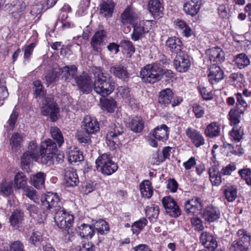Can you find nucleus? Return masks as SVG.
Returning a JSON list of instances; mask_svg holds the SVG:
<instances>
[{
	"instance_id": "f257e3e1",
	"label": "nucleus",
	"mask_w": 251,
	"mask_h": 251,
	"mask_svg": "<svg viewBox=\"0 0 251 251\" xmlns=\"http://www.w3.org/2000/svg\"><path fill=\"white\" fill-rule=\"evenodd\" d=\"M78 89L83 93H89L93 88L95 92L102 97L110 95L114 90L115 82L112 77L96 69L94 72V82L87 73H83L75 77Z\"/></svg>"
},
{
	"instance_id": "f03ea898",
	"label": "nucleus",
	"mask_w": 251,
	"mask_h": 251,
	"mask_svg": "<svg viewBox=\"0 0 251 251\" xmlns=\"http://www.w3.org/2000/svg\"><path fill=\"white\" fill-rule=\"evenodd\" d=\"M163 74V70L154 64L146 65L140 71L142 81L148 83H154L160 80Z\"/></svg>"
},
{
	"instance_id": "7ed1b4c3",
	"label": "nucleus",
	"mask_w": 251,
	"mask_h": 251,
	"mask_svg": "<svg viewBox=\"0 0 251 251\" xmlns=\"http://www.w3.org/2000/svg\"><path fill=\"white\" fill-rule=\"evenodd\" d=\"M112 158L110 153H106L100 155L96 160L97 169L100 168L102 174L109 176L117 170L118 166Z\"/></svg>"
},
{
	"instance_id": "20e7f679",
	"label": "nucleus",
	"mask_w": 251,
	"mask_h": 251,
	"mask_svg": "<svg viewBox=\"0 0 251 251\" xmlns=\"http://www.w3.org/2000/svg\"><path fill=\"white\" fill-rule=\"evenodd\" d=\"M155 21L153 20L137 21L132 25L133 30L131 35L132 39L136 41L141 39L152 27Z\"/></svg>"
},
{
	"instance_id": "39448f33",
	"label": "nucleus",
	"mask_w": 251,
	"mask_h": 251,
	"mask_svg": "<svg viewBox=\"0 0 251 251\" xmlns=\"http://www.w3.org/2000/svg\"><path fill=\"white\" fill-rule=\"evenodd\" d=\"M54 222L59 227L70 229L74 221L73 214L66 212L64 207L54 212Z\"/></svg>"
},
{
	"instance_id": "423d86ee",
	"label": "nucleus",
	"mask_w": 251,
	"mask_h": 251,
	"mask_svg": "<svg viewBox=\"0 0 251 251\" xmlns=\"http://www.w3.org/2000/svg\"><path fill=\"white\" fill-rule=\"evenodd\" d=\"M43 206L52 213L62 207V203L56 193L48 192L42 199Z\"/></svg>"
},
{
	"instance_id": "0eeeda50",
	"label": "nucleus",
	"mask_w": 251,
	"mask_h": 251,
	"mask_svg": "<svg viewBox=\"0 0 251 251\" xmlns=\"http://www.w3.org/2000/svg\"><path fill=\"white\" fill-rule=\"evenodd\" d=\"M41 112L44 116L50 115L53 121L57 119L58 108L56 103L51 97H45L42 102Z\"/></svg>"
},
{
	"instance_id": "6e6552de",
	"label": "nucleus",
	"mask_w": 251,
	"mask_h": 251,
	"mask_svg": "<svg viewBox=\"0 0 251 251\" xmlns=\"http://www.w3.org/2000/svg\"><path fill=\"white\" fill-rule=\"evenodd\" d=\"M124 127L120 124L112 126L106 137V143L111 147H116L120 144L119 137L124 132Z\"/></svg>"
},
{
	"instance_id": "1a4fd4ad",
	"label": "nucleus",
	"mask_w": 251,
	"mask_h": 251,
	"mask_svg": "<svg viewBox=\"0 0 251 251\" xmlns=\"http://www.w3.org/2000/svg\"><path fill=\"white\" fill-rule=\"evenodd\" d=\"M174 65L176 69L180 73H184L188 70L191 66L189 57L185 52H180L176 55Z\"/></svg>"
},
{
	"instance_id": "9d476101",
	"label": "nucleus",
	"mask_w": 251,
	"mask_h": 251,
	"mask_svg": "<svg viewBox=\"0 0 251 251\" xmlns=\"http://www.w3.org/2000/svg\"><path fill=\"white\" fill-rule=\"evenodd\" d=\"M162 202L166 212L170 216L176 218L181 215V210L173 198L171 197H164Z\"/></svg>"
},
{
	"instance_id": "9b49d317",
	"label": "nucleus",
	"mask_w": 251,
	"mask_h": 251,
	"mask_svg": "<svg viewBox=\"0 0 251 251\" xmlns=\"http://www.w3.org/2000/svg\"><path fill=\"white\" fill-rule=\"evenodd\" d=\"M82 129L87 134H96L100 130L97 120L90 116H85L82 122Z\"/></svg>"
},
{
	"instance_id": "f8f14e48",
	"label": "nucleus",
	"mask_w": 251,
	"mask_h": 251,
	"mask_svg": "<svg viewBox=\"0 0 251 251\" xmlns=\"http://www.w3.org/2000/svg\"><path fill=\"white\" fill-rule=\"evenodd\" d=\"M184 206L186 213L192 215L199 213L202 208L203 205L199 198L194 197L186 201Z\"/></svg>"
},
{
	"instance_id": "ddd939ff",
	"label": "nucleus",
	"mask_w": 251,
	"mask_h": 251,
	"mask_svg": "<svg viewBox=\"0 0 251 251\" xmlns=\"http://www.w3.org/2000/svg\"><path fill=\"white\" fill-rule=\"evenodd\" d=\"M106 32L104 30L97 31L91 38V45L93 50L97 52L101 51L102 47L104 45L106 38Z\"/></svg>"
},
{
	"instance_id": "4468645a",
	"label": "nucleus",
	"mask_w": 251,
	"mask_h": 251,
	"mask_svg": "<svg viewBox=\"0 0 251 251\" xmlns=\"http://www.w3.org/2000/svg\"><path fill=\"white\" fill-rule=\"evenodd\" d=\"M187 137L197 148L205 144V140L200 131L192 128L188 127L185 131Z\"/></svg>"
},
{
	"instance_id": "2eb2a0df",
	"label": "nucleus",
	"mask_w": 251,
	"mask_h": 251,
	"mask_svg": "<svg viewBox=\"0 0 251 251\" xmlns=\"http://www.w3.org/2000/svg\"><path fill=\"white\" fill-rule=\"evenodd\" d=\"M221 217V212L218 207L212 205L205 207L202 212V218L208 222L217 221Z\"/></svg>"
},
{
	"instance_id": "dca6fc26",
	"label": "nucleus",
	"mask_w": 251,
	"mask_h": 251,
	"mask_svg": "<svg viewBox=\"0 0 251 251\" xmlns=\"http://www.w3.org/2000/svg\"><path fill=\"white\" fill-rule=\"evenodd\" d=\"M202 244L210 251H214L218 247V242L213 235L208 232H202L200 237Z\"/></svg>"
},
{
	"instance_id": "f3484780",
	"label": "nucleus",
	"mask_w": 251,
	"mask_h": 251,
	"mask_svg": "<svg viewBox=\"0 0 251 251\" xmlns=\"http://www.w3.org/2000/svg\"><path fill=\"white\" fill-rule=\"evenodd\" d=\"M207 54L212 65L221 63L225 59L224 51L220 48L210 49L207 51Z\"/></svg>"
},
{
	"instance_id": "a211bd4d",
	"label": "nucleus",
	"mask_w": 251,
	"mask_h": 251,
	"mask_svg": "<svg viewBox=\"0 0 251 251\" xmlns=\"http://www.w3.org/2000/svg\"><path fill=\"white\" fill-rule=\"evenodd\" d=\"M148 6L149 12L155 18L162 16L164 7L160 0H150Z\"/></svg>"
},
{
	"instance_id": "6ab92c4d",
	"label": "nucleus",
	"mask_w": 251,
	"mask_h": 251,
	"mask_svg": "<svg viewBox=\"0 0 251 251\" xmlns=\"http://www.w3.org/2000/svg\"><path fill=\"white\" fill-rule=\"evenodd\" d=\"M209 71L208 76L212 84H216L224 78V72L219 66L212 65Z\"/></svg>"
},
{
	"instance_id": "aec40b11",
	"label": "nucleus",
	"mask_w": 251,
	"mask_h": 251,
	"mask_svg": "<svg viewBox=\"0 0 251 251\" xmlns=\"http://www.w3.org/2000/svg\"><path fill=\"white\" fill-rule=\"evenodd\" d=\"M62 78L66 82H70L73 79L75 80V77L77 72V67L74 65H66L60 69Z\"/></svg>"
},
{
	"instance_id": "412c9836",
	"label": "nucleus",
	"mask_w": 251,
	"mask_h": 251,
	"mask_svg": "<svg viewBox=\"0 0 251 251\" xmlns=\"http://www.w3.org/2000/svg\"><path fill=\"white\" fill-rule=\"evenodd\" d=\"M201 0H186L183 5L185 12L192 16L196 15L199 11Z\"/></svg>"
},
{
	"instance_id": "4be33fe9",
	"label": "nucleus",
	"mask_w": 251,
	"mask_h": 251,
	"mask_svg": "<svg viewBox=\"0 0 251 251\" xmlns=\"http://www.w3.org/2000/svg\"><path fill=\"white\" fill-rule=\"evenodd\" d=\"M121 22L124 24L133 25L138 21V14L130 7L126 8L121 15Z\"/></svg>"
},
{
	"instance_id": "5701e85b",
	"label": "nucleus",
	"mask_w": 251,
	"mask_h": 251,
	"mask_svg": "<svg viewBox=\"0 0 251 251\" xmlns=\"http://www.w3.org/2000/svg\"><path fill=\"white\" fill-rule=\"evenodd\" d=\"M151 133L155 139L159 141L165 142L168 139V128L165 124L156 127Z\"/></svg>"
},
{
	"instance_id": "b1692460",
	"label": "nucleus",
	"mask_w": 251,
	"mask_h": 251,
	"mask_svg": "<svg viewBox=\"0 0 251 251\" xmlns=\"http://www.w3.org/2000/svg\"><path fill=\"white\" fill-rule=\"evenodd\" d=\"M64 182L65 186L67 187H74L77 186L79 180L76 171L72 169L66 171L64 176Z\"/></svg>"
},
{
	"instance_id": "393cba45",
	"label": "nucleus",
	"mask_w": 251,
	"mask_h": 251,
	"mask_svg": "<svg viewBox=\"0 0 251 251\" xmlns=\"http://www.w3.org/2000/svg\"><path fill=\"white\" fill-rule=\"evenodd\" d=\"M166 46L167 49L172 52L179 54L182 51V43L181 40L176 37H169L166 42Z\"/></svg>"
},
{
	"instance_id": "a878e982",
	"label": "nucleus",
	"mask_w": 251,
	"mask_h": 251,
	"mask_svg": "<svg viewBox=\"0 0 251 251\" xmlns=\"http://www.w3.org/2000/svg\"><path fill=\"white\" fill-rule=\"evenodd\" d=\"M174 93L170 88H166L161 90L159 94V103L165 106L171 104Z\"/></svg>"
},
{
	"instance_id": "bb28decb",
	"label": "nucleus",
	"mask_w": 251,
	"mask_h": 251,
	"mask_svg": "<svg viewBox=\"0 0 251 251\" xmlns=\"http://www.w3.org/2000/svg\"><path fill=\"white\" fill-rule=\"evenodd\" d=\"M23 135L18 132H14L10 139V145L13 153H17L21 151L23 142Z\"/></svg>"
},
{
	"instance_id": "cd10ccee",
	"label": "nucleus",
	"mask_w": 251,
	"mask_h": 251,
	"mask_svg": "<svg viewBox=\"0 0 251 251\" xmlns=\"http://www.w3.org/2000/svg\"><path fill=\"white\" fill-rule=\"evenodd\" d=\"M110 72L114 76L125 81L129 77V74L127 72L126 68L121 65H117L112 66L110 68Z\"/></svg>"
},
{
	"instance_id": "c85d7f7f",
	"label": "nucleus",
	"mask_w": 251,
	"mask_h": 251,
	"mask_svg": "<svg viewBox=\"0 0 251 251\" xmlns=\"http://www.w3.org/2000/svg\"><path fill=\"white\" fill-rule=\"evenodd\" d=\"M25 206L31 217L39 223L43 222L45 218L39 212V208L36 205L25 203Z\"/></svg>"
},
{
	"instance_id": "c756f323",
	"label": "nucleus",
	"mask_w": 251,
	"mask_h": 251,
	"mask_svg": "<svg viewBox=\"0 0 251 251\" xmlns=\"http://www.w3.org/2000/svg\"><path fill=\"white\" fill-rule=\"evenodd\" d=\"M115 4L112 0H106L100 4V13L105 18L112 16Z\"/></svg>"
},
{
	"instance_id": "7c9ffc66",
	"label": "nucleus",
	"mask_w": 251,
	"mask_h": 251,
	"mask_svg": "<svg viewBox=\"0 0 251 251\" xmlns=\"http://www.w3.org/2000/svg\"><path fill=\"white\" fill-rule=\"evenodd\" d=\"M78 233L83 238L91 239L95 233V228L93 225L83 224L78 227Z\"/></svg>"
},
{
	"instance_id": "2f4dec72",
	"label": "nucleus",
	"mask_w": 251,
	"mask_h": 251,
	"mask_svg": "<svg viewBox=\"0 0 251 251\" xmlns=\"http://www.w3.org/2000/svg\"><path fill=\"white\" fill-rule=\"evenodd\" d=\"M26 7V4L25 1L22 0H17L12 6L11 16L15 19L20 18Z\"/></svg>"
},
{
	"instance_id": "473e14b6",
	"label": "nucleus",
	"mask_w": 251,
	"mask_h": 251,
	"mask_svg": "<svg viewBox=\"0 0 251 251\" xmlns=\"http://www.w3.org/2000/svg\"><path fill=\"white\" fill-rule=\"evenodd\" d=\"M210 180L213 185L219 186L222 183L221 173L216 166H212L208 170Z\"/></svg>"
},
{
	"instance_id": "72a5a7b5",
	"label": "nucleus",
	"mask_w": 251,
	"mask_h": 251,
	"mask_svg": "<svg viewBox=\"0 0 251 251\" xmlns=\"http://www.w3.org/2000/svg\"><path fill=\"white\" fill-rule=\"evenodd\" d=\"M92 225L99 234H105L109 231V226L108 223L102 219L93 220Z\"/></svg>"
},
{
	"instance_id": "f704fd0d",
	"label": "nucleus",
	"mask_w": 251,
	"mask_h": 251,
	"mask_svg": "<svg viewBox=\"0 0 251 251\" xmlns=\"http://www.w3.org/2000/svg\"><path fill=\"white\" fill-rule=\"evenodd\" d=\"M140 190L142 197L150 199L153 195V190L151 183L148 180L142 181L140 184Z\"/></svg>"
},
{
	"instance_id": "c9c22d12",
	"label": "nucleus",
	"mask_w": 251,
	"mask_h": 251,
	"mask_svg": "<svg viewBox=\"0 0 251 251\" xmlns=\"http://www.w3.org/2000/svg\"><path fill=\"white\" fill-rule=\"evenodd\" d=\"M144 121L139 116L133 117L129 123V127L134 132H141L144 128Z\"/></svg>"
},
{
	"instance_id": "e433bc0d",
	"label": "nucleus",
	"mask_w": 251,
	"mask_h": 251,
	"mask_svg": "<svg viewBox=\"0 0 251 251\" xmlns=\"http://www.w3.org/2000/svg\"><path fill=\"white\" fill-rule=\"evenodd\" d=\"M56 151V143H54L50 139H48L42 142L40 146V151L42 154H44V153H50L55 154Z\"/></svg>"
},
{
	"instance_id": "4c0bfd02",
	"label": "nucleus",
	"mask_w": 251,
	"mask_h": 251,
	"mask_svg": "<svg viewBox=\"0 0 251 251\" xmlns=\"http://www.w3.org/2000/svg\"><path fill=\"white\" fill-rule=\"evenodd\" d=\"M46 174L39 172L35 175L31 176V184L37 189H40L44 186Z\"/></svg>"
},
{
	"instance_id": "58836bf2",
	"label": "nucleus",
	"mask_w": 251,
	"mask_h": 251,
	"mask_svg": "<svg viewBox=\"0 0 251 251\" xmlns=\"http://www.w3.org/2000/svg\"><path fill=\"white\" fill-rule=\"evenodd\" d=\"M234 62L236 67L239 69H242L250 64V60L248 56L244 53L237 54L234 57Z\"/></svg>"
},
{
	"instance_id": "ea45409f",
	"label": "nucleus",
	"mask_w": 251,
	"mask_h": 251,
	"mask_svg": "<svg viewBox=\"0 0 251 251\" xmlns=\"http://www.w3.org/2000/svg\"><path fill=\"white\" fill-rule=\"evenodd\" d=\"M240 110L234 108L230 110L228 114V118L231 126H239L238 124L240 122L241 116L244 114V112L240 113Z\"/></svg>"
},
{
	"instance_id": "a19ab883",
	"label": "nucleus",
	"mask_w": 251,
	"mask_h": 251,
	"mask_svg": "<svg viewBox=\"0 0 251 251\" xmlns=\"http://www.w3.org/2000/svg\"><path fill=\"white\" fill-rule=\"evenodd\" d=\"M145 210L146 216L150 221L151 222H155L159 213V206L151 204L147 206Z\"/></svg>"
},
{
	"instance_id": "79ce46f5",
	"label": "nucleus",
	"mask_w": 251,
	"mask_h": 251,
	"mask_svg": "<svg viewBox=\"0 0 251 251\" xmlns=\"http://www.w3.org/2000/svg\"><path fill=\"white\" fill-rule=\"evenodd\" d=\"M176 28L180 29L182 35L185 37H189L192 34L191 28L184 22V21L177 19L175 22Z\"/></svg>"
},
{
	"instance_id": "37998d69",
	"label": "nucleus",
	"mask_w": 251,
	"mask_h": 251,
	"mask_svg": "<svg viewBox=\"0 0 251 251\" xmlns=\"http://www.w3.org/2000/svg\"><path fill=\"white\" fill-rule=\"evenodd\" d=\"M24 213L21 210H14L10 217L9 222L13 226H19L24 220Z\"/></svg>"
},
{
	"instance_id": "c03bdc74",
	"label": "nucleus",
	"mask_w": 251,
	"mask_h": 251,
	"mask_svg": "<svg viewBox=\"0 0 251 251\" xmlns=\"http://www.w3.org/2000/svg\"><path fill=\"white\" fill-rule=\"evenodd\" d=\"M220 133V126L214 122L209 124L205 130V135L211 138L217 137L219 135Z\"/></svg>"
},
{
	"instance_id": "a18cd8bd",
	"label": "nucleus",
	"mask_w": 251,
	"mask_h": 251,
	"mask_svg": "<svg viewBox=\"0 0 251 251\" xmlns=\"http://www.w3.org/2000/svg\"><path fill=\"white\" fill-rule=\"evenodd\" d=\"M244 130L242 126H233L232 130L229 132V137L232 141L238 142L242 139Z\"/></svg>"
},
{
	"instance_id": "49530a36",
	"label": "nucleus",
	"mask_w": 251,
	"mask_h": 251,
	"mask_svg": "<svg viewBox=\"0 0 251 251\" xmlns=\"http://www.w3.org/2000/svg\"><path fill=\"white\" fill-rule=\"evenodd\" d=\"M235 97L236 102L234 108L240 110V113L244 112L248 107V100L245 98H243L240 93L236 94Z\"/></svg>"
},
{
	"instance_id": "de8ad7c7",
	"label": "nucleus",
	"mask_w": 251,
	"mask_h": 251,
	"mask_svg": "<svg viewBox=\"0 0 251 251\" xmlns=\"http://www.w3.org/2000/svg\"><path fill=\"white\" fill-rule=\"evenodd\" d=\"M13 192V182L11 181L2 180L0 184V194L4 197H7Z\"/></svg>"
},
{
	"instance_id": "09e8293b",
	"label": "nucleus",
	"mask_w": 251,
	"mask_h": 251,
	"mask_svg": "<svg viewBox=\"0 0 251 251\" xmlns=\"http://www.w3.org/2000/svg\"><path fill=\"white\" fill-rule=\"evenodd\" d=\"M21 161L22 166L25 169L33 161L39 162V158L36 156L32 155L29 152L25 151L22 155Z\"/></svg>"
},
{
	"instance_id": "8fccbe9b",
	"label": "nucleus",
	"mask_w": 251,
	"mask_h": 251,
	"mask_svg": "<svg viewBox=\"0 0 251 251\" xmlns=\"http://www.w3.org/2000/svg\"><path fill=\"white\" fill-rule=\"evenodd\" d=\"M91 134H87L84 130L79 131L77 132L75 135L77 140L80 143L84 144V146H87L88 148L89 146H91Z\"/></svg>"
},
{
	"instance_id": "3c124183",
	"label": "nucleus",
	"mask_w": 251,
	"mask_h": 251,
	"mask_svg": "<svg viewBox=\"0 0 251 251\" xmlns=\"http://www.w3.org/2000/svg\"><path fill=\"white\" fill-rule=\"evenodd\" d=\"M237 188L235 186H229L224 190L226 199L229 202L233 201L237 198Z\"/></svg>"
},
{
	"instance_id": "603ef678",
	"label": "nucleus",
	"mask_w": 251,
	"mask_h": 251,
	"mask_svg": "<svg viewBox=\"0 0 251 251\" xmlns=\"http://www.w3.org/2000/svg\"><path fill=\"white\" fill-rule=\"evenodd\" d=\"M100 103L103 109L106 110L108 112L113 113L116 107V101L113 99H100Z\"/></svg>"
},
{
	"instance_id": "864d4df0",
	"label": "nucleus",
	"mask_w": 251,
	"mask_h": 251,
	"mask_svg": "<svg viewBox=\"0 0 251 251\" xmlns=\"http://www.w3.org/2000/svg\"><path fill=\"white\" fill-rule=\"evenodd\" d=\"M50 134L54 140L57 143L58 147H60L64 143V138L60 129L57 127L50 128Z\"/></svg>"
},
{
	"instance_id": "5fc2aeb1",
	"label": "nucleus",
	"mask_w": 251,
	"mask_h": 251,
	"mask_svg": "<svg viewBox=\"0 0 251 251\" xmlns=\"http://www.w3.org/2000/svg\"><path fill=\"white\" fill-rule=\"evenodd\" d=\"M68 161L73 164H77L83 160L82 153L79 151H71L68 154Z\"/></svg>"
},
{
	"instance_id": "6e6d98bb",
	"label": "nucleus",
	"mask_w": 251,
	"mask_h": 251,
	"mask_svg": "<svg viewBox=\"0 0 251 251\" xmlns=\"http://www.w3.org/2000/svg\"><path fill=\"white\" fill-rule=\"evenodd\" d=\"M60 75V69H54L49 71L45 76L47 84L55 82Z\"/></svg>"
},
{
	"instance_id": "4d7b16f0",
	"label": "nucleus",
	"mask_w": 251,
	"mask_h": 251,
	"mask_svg": "<svg viewBox=\"0 0 251 251\" xmlns=\"http://www.w3.org/2000/svg\"><path fill=\"white\" fill-rule=\"evenodd\" d=\"M34 95L35 98H40L45 95L46 90L40 80H35L33 82Z\"/></svg>"
},
{
	"instance_id": "13d9d810",
	"label": "nucleus",
	"mask_w": 251,
	"mask_h": 251,
	"mask_svg": "<svg viewBox=\"0 0 251 251\" xmlns=\"http://www.w3.org/2000/svg\"><path fill=\"white\" fill-rule=\"evenodd\" d=\"M237 235L239 239L243 242L244 244L246 245L249 248V246L251 245V235L250 233L244 229H240L237 232Z\"/></svg>"
},
{
	"instance_id": "bf43d9fd",
	"label": "nucleus",
	"mask_w": 251,
	"mask_h": 251,
	"mask_svg": "<svg viewBox=\"0 0 251 251\" xmlns=\"http://www.w3.org/2000/svg\"><path fill=\"white\" fill-rule=\"evenodd\" d=\"M148 221L146 219L142 218L134 223L132 225L131 229L133 234H138L147 225Z\"/></svg>"
},
{
	"instance_id": "052dcab7",
	"label": "nucleus",
	"mask_w": 251,
	"mask_h": 251,
	"mask_svg": "<svg viewBox=\"0 0 251 251\" xmlns=\"http://www.w3.org/2000/svg\"><path fill=\"white\" fill-rule=\"evenodd\" d=\"M18 117V112L15 110H14L10 115L9 119L6 122V125H4V127L7 130H12L14 128Z\"/></svg>"
},
{
	"instance_id": "680f3d73",
	"label": "nucleus",
	"mask_w": 251,
	"mask_h": 251,
	"mask_svg": "<svg viewBox=\"0 0 251 251\" xmlns=\"http://www.w3.org/2000/svg\"><path fill=\"white\" fill-rule=\"evenodd\" d=\"M248 250L247 246L239 239L232 242L229 247L230 251H247Z\"/></svg>"
},
{
	"instance_id": "e2e57ef3",
	"label": "nucleus",
	"mask_w": 251,
	"mask_h": 251,
	"mask_svg": "<svg viewBox=\"0 0 251 251\" xmlns=\"http://www.w3.org/2000/svg\"><path fill=\"white\" fill-rule=\"evenodd\" d=\"M14 181L18 188L24 189L26 185V178L23 173H18L15 175Z\"/></svg>"
},
{
	"instance_id": "0e129e2a",
	"label": "nucleus",
	"mask_w": 251,
	"mask_h": 251,
	"mask_svg": "<svg viewBox=\"0 0 251 251\" xmlns=\"http://www.w3.org/2000/svg\"><path fill=\"white\" fill-rule=\"evenodd\" d=\"M55 154L50 153H44L39 154V163L50 166L53 164V156Z\"/></svg>"
},
{
	"instance_id": "69168bd1",
	"label": "nucleus",
	"mask_w": 251,
	"mask_h": 251,
	"mask_svg": "<svg viewBox=\"0 0 251 251\" xmlns=\"http://www.w3.org/2000/svg\"><path fill=\"white\" fill-rule=\"evenodd\" d=\"M238 174L247 184L251 186V169L244 168L239 170Z\"/></svg>"
},
{
	"instance_id": "338daca9",
	"label": "nucleus",
	"mask_w": 251,
	"mask_h": 251,
	"mask_svg": "<svg viewBox=\"0 0 251 251\" xmlns=\"http://www.w3.org/2000/svg\"><path fill=\"white\" fill-rule=\"evenodd\" d=\"M27 149V152H29V153L32 154V155L36 156L38 158H39V154H42L40 151V147L38 148L37 143L34 141H32L29 143Z\"/></svg>"
},
{
	"instance_id": "774afa93",
	"label": "nucleus",
	"mask_w": 251,
	"mask_h": 251,
	"mask_svg": "<svg viewBox=\"0 0 251 251\" xmlns=\"http://www.w3.org/2000/svg\"><path fill=\"white\" fill-rule=\"evenodd\" d=\"M43 9L45 10V6L43 3L40 2H36L32 6L30 14L34 17H37L42 13Z\"/></svg>"
}]
</instances>
